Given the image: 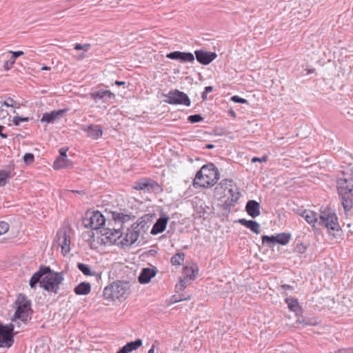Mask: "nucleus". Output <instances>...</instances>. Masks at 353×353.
Masks as SVG:
<instances>
[{
    "mask_svg": "<svg viewBox=\"0 0 353 353\" xmlns=\"http://www.w3.org/2000/svg\"><path fill=\"white\" fill-rule=\"evenodd\" d=\"M281 288L285 290H292L293 289V287L290 285H288V284H284V285H282L281 286Z\"/></svg>",
    "mask_w": 353,
    "mask_h": 353,
    "instance_id": "obj_51",
    "label": "nucleus"
},
{
    "mask_svg": "<svg viewBox=\"0 0 353 353\" xmlns=\"http://www.w3.org/2000/svg\"><path fill=\"white\" fill-rule=\"evenodd\" d=\"M214 90V88L212 86H206L205 88V93H209V92H211Z\"/></svg>",
    "mask_w": 353,
    "mask_h": 353,
    "instance_id": "obj_52",
    "label": "nucleus"
},
{
    "mask_svg": "<svg viewBox=\"0 0 353 353\" xmlns=\"http://www.w3.org/2000/svg\"><path fill=\"white\" fill-rule=\"evenodd\" d=\"M192 274H187V277H188L191 280H193L196 278V274L194 273V270H192Z\"/></svg>",
    "mask_w": 353,
    "mask_h": 353,
    "instance_id": "obj_50",
    "label": "nucleus"
},
{
    "mask_svg": "<svg viewBox=\"0 0 353 353\" xmlns=\"http://www.w3.org/2000/svg\"><path fill=\"white\" fill-rule=\"evenodd\" d=\"M194 53L198 62L203 65L210 63L217 57L215 52H206L202 50H196Z\"/></svg>",
    "mask_w": 353,
    "mask_h": 353,
    "instance_id": "obj_16",
    "label": "nucleus"
},
{
    "mask_svg": "<svg viewBox=\"0 0 353 353\" xmlns=\"http://www.w3.org/2000/svg\"><path fill=\"white\" fill-rule=\"evenodd\" d=\"M55 241L61 247L62 254L65 256L70 250V236L66 228H61L57 232Z\"/></svg>",
    "mask_w": 353,
    "mask_h": 353,
    "instance_id": "obj_13",
    "label": "nucleus"
},
{
    "mask_svg": "<svg viewBox=\"0 0 353 353\" xmlns=\"http://www.w3.org/2000/svg\"><path fill=\"white\" fill-rule=\"evenodd\" d=\"M133 188L147 192H156L161 190L159 185L156 181L147 178L136 181L133 185Z\"/></svg>",
    "mask_w": 353,
    "mask_h": 353,
    "instance_id": "obj_12",
    "label": "nucleus"
},
{
    "mask_svg": "<svg viewBox=\"0 0 353 353\" xmlns=\"http://www.w3.org/2000/svg\"><path fill=\"white\" fill-rule=\"evenodd\" d=\"M219 179V170L213 163H210L203 165L196 172L193 185L208 188L216 184Z\"/></svg>",
    "mask_w": 353,
    "mask_h": 353,
    "instance_id": "obj_3",
    "label": "nucleus"
},
{
    "mask_svg": "<svg viewBox=\"0 0 353 353\" xmlns=\"http://www.w3.org/2000/svg\"><path fill=\"white\" fill-rule=\"evenodd\" d=\"M72 166V163L68 157H57L53 163V168L55 170L68 168Z\"/></svg>",
    "mask_w": 353,
    "mask_h": 353,
    "instance_id": "obj_27",
    "label": "nucleus"
},
{
    "mask_svg": "<svg viewBox=\"0 0 353 353\" xmlns=\"http://www.w3.org/2000/svg\"><path fill=\"white\" fill-rule=\"evenodd\" d=\"M214 148V145H212V144H207L205 146V148L206 149H212Z\"/></svg>",
    "mask_w": 353,
    "mask_h": 353,
    "instance_id": "obj_55",
    "label": "nucleus"
},
{
    "mask_svg": "<svg viewBox=\"0 0 353 353\" xmlns=\"http://www.w3.org/2000/svg\"><path fill=\"white\" fill-rule=\"evenodd\" d=\"M143 344V341L141 339H137L134 341L127 343L124 346L121 347L117 353H130L133 350H137Z\"/></svg>",
    "mask_w": 353,
    "mask_h": 353,
    "instance_id": "obj_23",
    "label": "nucleus"
},
{
    "mask_svg": "<svg viewBox=\"0 0 353 353\" xmlns=\"http://www.w3.org/2000/svg\"><path fill=\"white\" fill-rule=\"evenodd\" d=\"M15 303L17 308L11 320L21 327V324L27 325L32 319L31 301L25 294H19Z\"/></svg>",
    "mask_w": 353,
    "mask_h": 353,
    "instance_id": "obj_4",
    "label": "nucleus"
},
{
    "mask_svg": "<svg viewBox=\"0 0 353 353\" xmlns=\"http://www.w3.org/2000/svg\"><path fill=\"white\" fill-rule=\"evenodd\" d=\"M168 221L169 217L166 214H161L154 223L150 233L153 235H156L163 232L166 228Z\"/></svg>",
    "mask_w": 353,
    "mask_h": 353,
    "instance_id": "obj_17",
    "label": "nucleus"
},
{
    "mask_svg": "<svg viewBox=\"0 0 353 353\" xmlns=\"http://www.w3.org/2000/svg\"><path fill=\"white\" fill-rule=\"evenodd\" d=\"M231 100L235 103H248V101L246 99L241 98L237 95H234V96L232 97Z\"/></svg>",
    "mask_w": 353,
    "mask_h": 353,
    "instance_id": "obj_42",
    "label": "nucleus"
},
{
    "mask_svg": "<svg viewBox=\"0 0 353 353\" xmlns=\"http://www.w3.org/2000/svg\"><path fill=\"white\" fill-rule=\"evenodd\" d=\"M207 94L208 93H205V91L202 93L201 97L203 101L207 99Z\"/></svg>",
    "mask_w": 353,
    "mask_h": 353,
    "instance_id": "obj_56",
    "label": "nucleus"
},
{
    "mask_svg": "<svg viewBox=\"0 0 353 353\" xmlns=\"http://www.w3.org/2000/svg\"><path fill=\"white\" fill-rule=\"evenodd\" d=\"M319 224L332 231H338L339 229L338 217L331 212H323L319 216Z\"/></svg>",
    "mask_w": 353,
    "mask_h": 353,
    "instance_id": "obj_11",
    "label": "nucleus"
},
{
    "mask_svg": "<svg viewBox=\"0 0 353 353\" xmlns=\"http://www.w3.org/2000/svg\"><path fill=\"white\" fill-rule=\"evenodd\" d=\"M90 291L91 285L88 282H81L74 289V292L77 295H87Z\"/></svg>",
    "mask_w": 353,
    "mask_h": 353,
    "instance_id": "obj_29",
    "label": "nucleus"
},
{
    "mask_svg": "<svg viewBox=\"0 0 353 353\" xmlns=\"http://www.w3.org/2000/svg\"><path fill=\"white\" fill-rule=\"evenodd\" d=\"M6 184L0 179V186H4Z\"/></svg>",
    "mask_w": 353,
    "mask_h": 353,
    "instance_id": "obj_60",
    "label": "nucleus"
},
{
    "mask_svg": "<svg viewBox=\"0 0 353 353\" xmlns=\"http://www.w3.org/2000/svg\"><path fill=\"white\" fill-rule=\"evenodd\" d=\"M180 54L179 61L181 63L193 62L194 61V57L191 52H181Z\"/></svg>",
    "mask_w": 353,
    "mask_h": 353,
    "instance_id": "obj_32",
    "label": "nucleus"
},
{
    "mask_svg": "<svg viewBox=\"0 0 353 353\" xmlns=\"http://www.w3.org/2000/svg\"><path fill=\"white\" fill-rule=\"evenodd\" d=\"M14 103V101L12 99L8 98L7 101L1 103V108H2L3 106L13 107Z\"/></svg>",
    "mask_w": 353,
    "mask_h": 353,
    "instance_id": "obj_43",
    "label": "nucleus"
},
{
    "mask_svg": "<svg viewBox=\"0 0 353 353\" xmlns=\"http://www.w3.org/2000/svg\"><path fill=\"white\" fill-rule=\"evenodd\" d=\"M157 270L155 267H152L151 268H143L139 276L138 280L139 282L141 284H145L150 281V280L155 276L157 274Z\"/></svg>",
    "mask_w": 353,
    "mask_h": 353,
    "instance_id": "obj_18",
    "label": "nucleus"
},
{
    "mask_svg": "<svg viewBox=\"0 0 353 353\" xmlns=\"http://www.w3.org/2000/svg\"><path fill=\"white\" fill-rule=\"evenodd\" d=\"M112 217L116 223L121 224L125 223L134 219V216L130 212H112Z\"/></svg>",
    "mask_w": 353,
    "mask_h": 353,
    "instance_id": "obj_19",
    "label": "nucleus"
},
{
    "mask_svg": "<svg viewBox=\"0 0 353 353\" xmlns=\"http://www.w3.org/2000/svg\"><path fill=\"white\" fill-rule=\"evenodd\" d=\"M102 235L105 236V239L110 243L121 244L119 243L123 236V232H121L120 228H103V231H101Z\"/></svg>",
    "mask_w": 353,
    "mask_h": 353,
    "instance_id": "obj_15",
    "label": "nucleus"
},
{
    "mask_svg": "<svg viewBox=\"0 0 353 353\" xmlns=\"http://www.w3.org/2000/svg\"><path fill=\"white\" fill-rule=\"evenodd\" d=\"M203 120V117L200 114H193L190 115L188 117V121L191 123H195Z\"/></svg>",
    "mask_w": 353,
    "mask_h": 353,
    "instance_id": "obj_34",
    "label": "nucleus"
},
{
    "mask_svg": "<svg viewBox=\"0 0 353 353\" xmlns=\"http://www.w3.org/2000/svg\"><path fill=\"white\" fill-rule=\"evenodd\" d=\"M180 52V51L171 52L167 54L166 57L173 60H179V55H181Z\"/></svg>",
    "mask_w": 353,
    "mask_h": 353,
    "instance_id": "obj_40",
    "label": "nucleus"
},
{
    "mask_svg": "<svg viewBox=\"0 0 353 353\" xmlns=\"http://www.w3.org/2000/svg\"><path fill=\"white\" fill-rule=\"evenodd\" d=\"M17 325L10 323L6 325H0V347H10L14 343V336L18 332H14V327Z\"/></svg>",
    "mask_w": 353,
    "mask_h": 353,
    "instance_id": "obj_7",
    "label": "nucleus"
},
{
    "mask_svg": "<svg viewBox=\"0 0 353 353\" xmlns=\"http://www.w3.org/2000/svg\"><path fill=\"white\" fill-rule=\"evenodd\" d=\"M300 215L307 221V223L313 227L316 223H319V216L317 213L312 210H305Z\"/></svg>",
    "mask_w": 353,
    "mask_h": 353,
    "instance_id": "obj_26",
    "label": "nucleus"
},
{
    "mask_svg": "<svg viewBox=\"0 0 353 353\" xmlns=\"http://www.w3.org/2000/svg\"><path fill=\"white\" fill-rule=\"evenodd\" d=\"M9 230V225L5 221H0V235L6 233Z\"/></svg>",
    "mask_w": 353,
    "mask_h": 353,
    "instance_id": "obj_38",
    "label": "nucleus"
},
{
    "mask_svg": "<svg viewBox=\"0 0 353 353\" xmlns=\"http://www.w3.org/2000/svg\"><path fill=\"white\" fill-rule=\"evenodd\" d=\"M77 268L84 275L94 276L96 277L97 281L101 279V273H98V272L92 271L88 265L83 263H78Z\"/></svg>",
    "mask_w": 353,
    "mask_h": 353,
    "instance_id": "obj_28",
    "label": "nucleus"
},
{
    "mask_svg": "<svg viewBox=\"0 0 353 353\" xmlns=\"http://www.w3.org/2000/svg\"><path fill=\"white\" fill-rule=\"evenodd\" d=\"M334 353H353V347L342 348L335 351Z\"/></svg>",
    "mask_w": 353,
    "mask_h": 353,
    "instance_id": "obj_45",
    "label": "nucleus"
},
{
    "mask_svg": "<svg viewBox=\"0 0 353 353\" xmlns=\"http://www.w3.org/2000/svg\"><path fill=\"white\" fill-rule=\"evenodd\" d=\"M49 69H50V68L48 67V66H44V67L42 68V70H48Z\"/></svg>",
    "mask_w": 353,
    "mask_h": 353,
    "instance_id": "obj_59",
    "label": "nucleus"
},
{
    "mask_svg": "<svg viewBox=\"0 0 353 353\" xmlns=\"http://www.w3.org/2000/svg\"><path fill=\"white\" fill-rule=\"evenodd\" d=\"M290 239V234L282 232L272 236L263 235L261 236V241L263 245L271 248L276 243L285 245L289 243Z\"/></svg>",
    "mask_w": 353,
    "mask_h": 353,
    "instance_id": "obj_10",
    "label": "nucleus"
},
{
    "mask_svg": "<svg viewBox=\"0 0 353 353\" xmlns=\"http://www.w3.org/2000/svg\"><path fill=\"white\" fill-rule=\"evenodd\" d=\"M68 148H61L59 149V156L58 157H67V151Z\"/></svg>",
    "mask_w": 353,
    "mask_h": 353,
    "instance_id": "obj_46",
    "label": "nucleus"
},
{
    "mask_svg": "<svg viewBox=\"0 0 353 353\" xmlns=\"http://www.w3.org/2000/svg\"><path fill=\"white\" fill-rule=\"evenodd\" d=\"M129 283L121 281L113 282L106 286L103 290V297L105 299L114 301L115 300L125 299L129 290Z\"/></svg>",
    "mask_w": 353,
    "mask_h": 353,
    "instance_id": "obj_5",
    "label": "nucleus"
},
{
    "mask_svg": "<svg viewBox=\"0 0 353 353\" xmlns=\"http://www.w3.org/2000/svg\"><path fill=\"white\" fill-rule=\"evenodd\" d=\"M184 258V253L178 252L172 256L171 263L174 265H179L183 262Z\"/></svg>",
    "mask_w": 353,
    "mask_h": 353,
    "instance_id": "obj_33",
    "label": "nucleus"
},
{
    "mask_svg": "<svg viewBox=\"0 0 353 353\" xmlns=\"http://www.w3.org/2000/svg\"><path fill=\"white\" fill-rule=\"evenodd\" d=\"M260 204L255 200H249L245 205V211L252 218H256L260 215Z\"/></svg>",
    "mask_w": 353,
    "mask_h": 353,
    "instance_id": "obj_21",
    "label": "nucleus"
},
{
    "mask_svg": "<svg viewBox=\"0 0 353 353\" xmlns=\"http://www.w3.org/2000/svg\"><path fill=\"white\" fill-rule=\"evenodd\" d=\"M64 280L61 272L51 270L49 266H41L30 278L29 285L31 288H34L38 283L43 290L57 294L59 285Z\"/></svg>",
    "mask_w": 353,
    "mask_h": 353,
    "instance_id": "obj_1",
    "label": "nucleus"
},
{
    "mask_svg": "<svg viewBox=\"0 0 353 353\" xmlns=\"http://www.w3.org/2000/svg\"><path fill=\"white\" fill-rule=\"evenodd\" d=\"M190 270H189L188 268H185V272L186 271H190Z\"/></svg>",
    "mask_w": 353,
    "mask_h": 353,
    "instance_id": "obj_61",
    "label": "nucleus"
},
{
    "mask_svg": "<svg viewBox=\"0 0 353 353\" xmlns=\"http://www.w3.org/2000/svg\"><path fill=\"white\" fill-rule=\"evenodd\" d=\"M14 63H15V61L12 58H10L9 60L5 61L4 64H3L4 70H10L12 68V66L14 65Z\"/></svg>",
    "mask_w": 353,
    "mask_h": 353,
    "instance_id": "obj_41",
    "label": "nucleus"
},
{
    "mask_svg": "<svg viewBox=\"0 0 353 353\" xmlns=\"http://www.w3.org/2000/svg\"><path fill=\"white\" fill-rule=\"evenodd\" d=\"M105 223V219L99 211L88 212L83 220L84 226L92 230H98Z\"/></svg>",
    "mask_w": 353,
    "mask_h": 353,
    "instance_id": "obj_9",
    "label": "nucleus"
},
{
    "mask_svg": "<svg viewBox=\"0 0 353 353\" xmlns=\"http://www.w3.org/2000/svg\"><path fill=\"white\" fill-rule=\"evenodd\" d=\"M114 83H115V85L120 86V85H124L125 84V82L121 81H116Z\"/></svg>",
    "mask_w": 353,
    "mask_h": 353,
    "instance_id": "obj_53",
    "label": "nucleus"
},
{
    "mask_svg": "<svg viewBox=\"0 0 353 353\" xmlns=\"http://www.w3.org/2000/svg\"><path fill=\"white\" fill-rule=\"evenodd\" d=\"M188 299H190V296H188V297H185L184 296H181V295H180V298H179V299L175 298V296H172V301H173L174 303H176V302L181 301H183V300H188Z\"/></svg>",
    "mask_w": 353,
    "mask_h": 353,
    "instance_id": "obj_48",
    "label": "nucleus"
},
{
    "mask_svg": "<svg viewBox=\"0 0 353 353\" xmlns=\"http://www.w3.org/2000/svg\"><path fill=\"white\" fill-rule=\"evenodd\" d=\"M296 322L303 324L304 325H316L318 324V321L314 318L303 317L301 316L296 320Z\"/></svg>",
    "mask_w": 353,
    "mask_h": 353,
    "instance_id": "obj_31",
    "label": "nucleus"
},
{
    "mask_svg": "<svg viewBox=\"0 0 353 353\" xmlns=\"http://www.w3.org/2000/svg\"><path fill=\"white\" fill-rule=\"evenodd\" d=\"M9 178H10V172H9L4 170H0V179L1 180V181H3L5 184H6L8 182V179Z\"/></svg>",
    "mask_w": 353,
    "mask_h": 353,
    "instance_id": "obj_35",
    "label": "nucleus"
},
{
    "mask_svg": "<svg viewBox=\"0 0 353 353\" xmlns=\"http://www.w3.org/2000/svg\"><path fill=\"white\" fill-rule=\"evenodd\" d=\"M81 129L87 133L88 137L93 139H97L103 134L101 127L97 125H83Z\"/></svg>",
    "mask_w": 353,
    "mask_h": 353,
    "instance_id": "obj_20",
    "label": "nucleus"
},
{
    "mask_svg": "<svg viewBox=\"0 0 353 353\" xmlns=\"http://www.w3.org/2000/svg\"><path fill=\"white\" fill-rule=\"evenodd\" d=\"M90 95L95 103L101 101L105 103H110L111 100L114 99L115 97V94L108 90L92 91Z\"/></svg>",
    "mask_w": 353,
    "mask_h": 353,
    "instance_id": "obj_14",
    "label": "nucleus"
},
{
    "mask_svg": "<svg viewBox=\"0 0 353 353\" xmlns=\"http://www.w3.org/2000/svg\"><path fill=\"white\" fill-rule=\"evenodd\" d=\"M64 112V110H59L44 113L42 116L41 121L43 123L46 122L47 123H53L54 121L62 117Z\"/></svg>",
    "mask_w": 353,
    "mask_h": 353,
    "instance_id": "obj_24",
    "label": "nucleus"
},
{
    "mask_svg": "<svg viewBox=\"0 0 353 353\" xmlns=\"http://www.w3.org/2000/svg\"><path fill=\"white\" fill-rule=\"evenodd\" d=\"M186 287V283L184 280H180V284L179 285H176V288L179 289L180 290H183Z\"/></svg>",
    "mask_w": 353,
    "mask_h": 353,
    "instance_id": "obj_49",
    "label": "nucleus"
},
{
    "mask_svg": "<svg viewBox=\"0 0 353 353\" xmlns=\"http://www.w3.org/2000/svg\"><path fill=\"white\" fill-rule=\"evenodd\" d=\"M237 222L245 228L250 229L252 232L256 234H259L261 232V225L258 222L255 221L240 219Z\"/></svg>",
    "mask_w": 353,
    "mask_h": 353,
    "instance_id": "obj_25",
    "label": "nucleus"
},
{
    "mask_svg": "<svg viewBox=\"0 0 353 353\" xmlns=\"http://www.w3.org/2000/svg\"><path fill=\"white\" fill-rule=\"evenodd\" d=\"M10 52L12 53L11 58H12L14 61L17 58L19 57L20 56L24 54L23 51H10Z\"/></svg>",
    "mask_w": 353,
    "mask_h": 353,
    "instance_id": "obj_44",
    "label": "nucleus"
},
{
    "mask_svg": "<svg viewBox=\"0 0 353 353\" xmlns=\"http://www.w3.org/2000/svg\"><path fill=\"white\" fill-rule=\"evenodd\" d=\"M337 192L345 213L353 207V177L351 174L341 172L336 181Z\"/></svg>",
    "mask_w": 353,
    "mask_h": 353,
    "instance_id": "obj_2",
    "label": "nucleus"
},
{
    "mask_svg": "<svg viewBox=\"0 0 353 353\" xmlns=\"http://www.w3.org/2000/svg\"><path fill=\"white\" fill-rule=\"evenodd\" d=\"M164 101L171 105H183L189 107L191 101L188 96L179 90H171L168 94H164Z\"/></svg>",
    "mask_w": 353,
    "mask_h": 353,
    "instance_id": "obj_8",
    "label": "nucleus"
},
{
    "mask_svg": "<svg viewBox=\"0 0 353 353\" xmlns=\"http://www.w3.org/2000/svg\"><path fill=\"white\" fill-rule=\"evenodd\" d=\"M148 353H154V345L153 344L149 350Z\"/></svg>",
    "mask_w": 353,
    "mask_h": 353,
    "instance_id": "obj_57",
    "label": "nucleus"
},
{
    "mask_svg": "<svg viewBox=\"0 0 353 353\" xmlns=\"http://www.w3.org/2000/svg\"><path fill=\"white\" fill-rule=\"evenodd\" d=\"M227 194L228 196L227 200L225 201V204L228 206H232L233 204L238 201L241 196V193L239 190V188L235 187L233 188H227Z\"/></svg>",
    "mask_w": 353,
    "mask_h": 353,
    "instance_id": "obj_22",
    "label": "nucleus"
},
{
    "mask_svg": "<svg viewBox=\"0 0 353 353\" xmlns=\"http://www.w3.org/2000/svg\"><path fill=\"white\" fill-rule=\"evenodd\" d=\"M29 121L28 117H14L13 118V123L15 125H19L21 122H27Z\"/></svg>",
    "mask_w": 353,
    "mask_h": 353,
    "instance_id": "obj_39",
    "label": "nucleus"
},
{
    "mask_svg": "<svg viewBox=\"0 0 353 353\" xmlns=\"http://www.w3.org/2000/svg\"><path fill=\"white\" fill-rule=\"evenodd\" d=\"M285 302L288 304V308L294 312H297L298 310H301V308L299 305L298 301L296 299L294 298H286Z\"/></svg>",
    "mask_w": 353,
    "mask_h": 353,
    "instance_id": "obj_30",
    "label": "nucleus"
},
{
    "mask_svg": "<svg viewBox=\"0 0 353 353\" xmlns=\"http://www.w3.org/2000/svg\"><path fill=\"white\" fill-rule=\"evenodd\" d=\"M267 161V157L265 156H263L261 158H259V157H253L252 159V162H265Z\"/></svg>",
    "mask_w": 353,
    "mask_h": 353,
    "instance_id": "obj_47",
    "label": "nucleus"
},
{
    "mask_svg": "<svg viewBox=\"0 0 353 353\" xmlns=\"http://www.w3.org/2000/svg\"><path fill=\"white\" fill-rule=\"evenodd\" d=\"M90 45L88 43H85V44L76 43L74 45V49L76 50H83V51L87 52L90 49Z\"/></svg>",
    "mask_w": 353,
    "mask_h": 353,
    "instance_id": "obj_36",
    "label": "nucleus"
},
{
    "mask_svg": "<svg viewBox=\"0 0 353 353\" xmlns=\"http://www.w3.org/2000/svg\"><path fill=\"white\" fill-rule=\"evenodd\" d=\"M0 137H1L3 139H6L8 137V135H7V134L3 133L2 131H1Z\"/></svg>",
    "mask_w": 353,
    "mask_h": 353,
    "instance_id": "obj_58",
    "label": "nucleus"
},
{
    "mask_svg": "<svg viewBox=\"0 0 353 353\" xmlns=\"http://www.w3.org/2000/svg\"><path fill=\"white\" fill-rule=\"evenodd\" d=\"M23 161L26 163L30 164L34 161V156L32 153H26L23 156Z\"/></svg>",
    "mask_w": 353,
    "mask_h": 353,
    "instance_id": "obj_37",
    "label": "nucleus"
},
{
    "mask_svg": "<svg viewBox=\"0 0 353 353\" xmlns=\"http://www.w3.org/2000/svg\"><path fill=\"white\" fill-rule=\"evenodd\" d=\"M233 114H234V117H236V114H235L234 112H233Z\"/></svg>",
    "mask_w": 353,
    "mask_h": 353,
    "instance_id": "obj_62",
    "label": "nucleus"
},
{
    "mask_svg": "<svg viewBox=\"0 0 353 353\" xmlns=\"http://www.w3.org/2000/svg\"><path fill=\"white\" fill-rule=\"evenodd\" d=\"M225 185H228L229 186H232V180H230V179H226L225 181Z\"/></svg>",
    "mask_w": 353,
    "mask_h": 353,
    "instance_id": "obj_54",
    "label": "nucleus"
},
{
    "mask_svg": "<svg viewBox=\"0 0 353 353\" xmlns=\"http://www.w3.org/2000/svg\"><path fill=\"white\" fill-rule=\"evenodd\" d=\"M147 223L144 220H139L137 222L134 223L130 228H128L127 232L124 234V236L119 243L122 246H130L134 244L138 239L141 230L145 232V228Z\"/></svg>",
    "mask_w": 353,
    "mask_h": 353,
    "instance_id": "obj_6",
    "label": "nucleus"
}]
</instances>
